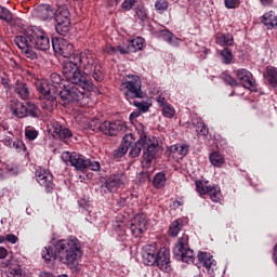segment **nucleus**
Wrapping results in <instances>:
<instances>
[{
  "mask_svg": "<svg viewBox=\"0 0 277 277\" xmlns=\"http://www.w3.org/2000/svg\"><path fill=\"white\" fill-rule=\"evenodd\" d=\"M209 159L214 168H222V166H224V156H222L219 151H213L210 154Z\"/></svg>",
  "mask_w": 277,
  "mask_h": 277,
  "instance_id": "2f4dec72",
  "label": "nucleus"
},
{
  "mask_svg": "<svg viewBox=\"0 0 277 277\" xmlns=\"http://www.w3.org/2000/svg\"><path fill=\"white\" fill-rule=\"evenodd\" d=\"M193 127H195L196 132L199 135H203V137H207V135H209V128L202 122V120H193Z\"/></svg>",
  "mask_w": 277,
  "mask_h": 277,
  "instance_id": "473e14b6",
  "label": "nucleus"
},
{
  "mask_svg": "<svg viewBox=\"0 0 277 277\" xmlns=\"http://www.w3.org/2000/svg\"><path fill=\"white\" fill-rule=\"evenodd\" d=\"M50 83L52 85H56L57 90H62V83H64V80L62 78V75L57 74V72H53L50 76Z\"/></svg>",
  "mask_w": 277,
  "mask_h": 277,
  "instance_id": "58836bf2",
  "label": "nucleus"
},
{
  "mask_svg": "<svg viewBox=\"0 0 277 277\" xmlns=\"http://www.w3.org/2000/svg\"><path fill=\"white\" fill-rule=\"evenodd\" d=\"M14 93L22 101H30L31 100V88L27 82L23 80H16L14 85Z\"/></svg>",
  "mask_w": 277,
  "mask_h": 277,
  "instance_id": "6ab92c4d",
  "label": "nucleus"
},
{
  "mask_svg": "<svg viewBox=\"0 0 277 277\" xmlns=\"http://www.w3.org/2000/svg\"><path fill=\"white\" fill-rule=\"evenodd\" d=\"M273 261L274 263L277 264V242H276V246L274 247Z\"/></svg>",
  "mask_w": 277,
  "mask_h": 277,
  "instance_id": "774afa93",
  "label": "nucleus"
},
{
  "mask_svg": "<svg viewBox=\"0 0 277 277\" xmlns=\"http://www.w3.org/2000/svg\"><path fill=\"white\" fill-rule=\"evenodd\" d=\"M5 256H8V249L0 247V259H5Z\"/></svg>",
  "mask_w": 277,
  "mask_h": 277,
  "instance_id": "0e129e2a",
  "label": "nucleus"
},
{
  "mask_svg": "<svg viewBox=\"0 0 277 277\" xmlns=\"http://www.w3.org/2000/svg\"><path fill=\"white\" fill-rule=\"evenodd\" d=\"M130 230L133 237H142V235L146 233V229H143V228L140 229V225H135V223L130 224Z\"/></svg>",
  "mask_w": 277,
  "mask_h": 277,
  "instance_id": "c03bdc74",
  "label": "nucleus"
},
{
  "mask_svg": "<svg viewBox=\"0 0 277 277\" xmlns=\"http://www.w3.org/2000/svg\"><path fill=\"white\" fill-rule=\"evenodd\" d=\"M215 260H213V256L208 255V258L206 259V261H203V266L206 267V269H208L209 272H211V267L213 266Z\"/></svg>",
  "mask_w": 277,
  "mask_h": 277,
  "instance_id": "4d7b16f0",
  "label": "nucleus"
},
{
  "mask_svg": "<svg viewBox=\"0 0 277 277\" xmlns=\"http://www.w3.org/2000/svg\"><path fill=\"white\" fill-rule=\"evenodd\" d=\"M208 258H209V254L207 252H199L197 254V259L198 261H200V263H203Z\"/></svg>",
  "mask_w": 277,
  "mask_h": 277,
  "instance_id": "680f3d73",
  "label": "nucleus"
},
{
  "mask_svg": "<svg viewBox=\"0 0 277 277\" xmlns=\"http://www.w3.org/2000/svg\"><path fill=\"white\" fill-rule=\"evenodd\" d=\"M38 135H40V133L34 127L28 126L25 128V137L28 142H34V140L38 138Z\"/></svg>",
  "mask_w": 277,
  "mask_h": 277,
  "instance_id": "c9c22d12",
  "label": "nucleus"
},
{
  "mask_svg": "<svg viewBox=\"0 0 277 277\" xmlns=\"http://www.w3.org/2000/svg\"><path fill=\"white\" fill-rule=\"evenodd\" d=\"M13 146L15 147L16 150H18L19 153L23 151L25 153L27 150V146L25 145V143L22 140H16L13 142Z\"/></svg>",
  "mask_w": 277,
  "mask_h": 277,
  "instance_id": "864d4df0",
  "label": "nucleus"
},
{
  "mask_svg": "<svg viewBox=\"0 0 277 277\" xmlns=\"http://www.w3.org/2000/svg\"><path fill=\"white\" fill-rule=\"evenodd\" d=\"M262 23L267 27V29H274L277 27V16L274 11H269L262 16Z\"/></svg>",
  "mask_w": 277,
  "mask_h": 277,
  "instance_id": "393cba45",
  "label": "nucleus"
},
{
  "mask_svg": "<svg viewBox=\"0 0 277 277\" xmlns=\"http://www.w3.org/2000/svg\"><path fill=\"white\" fill-rule=\"evenodd\" d=\"M1 84H2L4 88L10 87V79H8V78H5V77H2V78H1Z\"/></svg>",
  "mask_w": 277,
  "mask_h": 277,
  "instance_id": "338daca9",
  "label": "nucleus"
},
{
  "mask_svg": "<svg viewBox=\"0 0 277 277\" xmlns=\"http://www.w3.org/2000/svg\"><path fill=\"white\" fill-rule=\"evenodd\" d=\"M78 207L90 213V209H92V202L89 199L82 198L78 200Z\"/></svg>",
  "mask_w": 277,
  "mask_h": 277,
  "instance_id": "49530a36",
  "label": "nucleus"
},
{
  "mask_svg": "<svg viewBox=\"0 0 277 277\" xmlns=\"http://www.w3.org/2000/svg\"><path fill=\"white\" fill-rule=\"evenodd\" d=\"M0 21H4L8 25L14 23V14L12 11L8 10L5 6L0 5Z\"/></svg>",
  "mask_w": 277,
  "mask_h": 277,
  "instance_id": "c756f323",
  "label": "nucleus"
},
{
  "mask_svg": "<svg viewBox=\"0 0 277 277\" xmlns=\"http://www.w3.org/2000/svg\"><path fill=\"white\" fill-rule=\"evenodd\" d=\"M37 51H49L51 49V39L44 30L40 28H28L19 34Z\"/></svg>",
  "mask_w": 277,
  "mask_h": 277,
  "instance_id": "0eeeda50",
  "label": "nucleus"
},
{
  "mask_svg": "<svg viewBox=\"0 0 277 277\" xmlns=\"http://www.w3.org/2000/svg\"><path fill=\"white\" fill-rule=\"evenodd\" d=\"M128 151L129 149H127V147L120 145L118 149L114 150V157L115 159H122V157H124Z\"/></svg>",
  "mask_w": 277,
  "mask_h": 277,
  "instance_id": "09e8293b",
  "label": "nucleus"
},
{
  "mask_svg": "<svg viewBox=\"0 0 277 277\" xmlns=\"http://www.w3.org/2000/svg\"><path fill=\"white\" fill-rule=\"evenodd\" d=\"M134 143H135V134L130 133L123 136L121 145H123L124 148L129 149L133 146Z\"/></svg>",
  "mask_w": 277,
  "mask_h": 277,
  "instance_id": "ea45409f",
  "label": "nucleus"
},
{
  "mask_svg": "<svg viewBox=\"0 0 277 277\" xmlns=\"http://www.w3.org/2000/svg\"><path fill=\"white\" fill-rule=\"evenodd\" d=\"M137 0H124L121 3L122 10H126V12H131L133 10V5H135Z\"/></svg>",
  "mask_w": 277,
  "mask_h": 277,
  "instance_id": "603ef678",
  "label": "nucleus"
},
{
  "mask_svg": "<svg viewBox=\"0 0 277 277\" xmlns=\"http://www.w3.org/2000/svg\"><path fill=\"white\" fill-rule=\"evenodd\" d=\"M131 223L138 226L140 229L146 230V225L148 224V220L146 219V214L138 213L132 220Z\"/></svg>",
  "mask_w": 277,
  "mask_h": 277,
  "instance_id": "7c9ffc66",
  "label": "nucleus"
},
{
  "mask_svg": "<svg viewBox=\"0 0 277 277\" xmlns=\"http://www.w3.org/2000/svg\"><path fill=\"white\" fill-rule=\"evenodd\" d=\"M36 16L40 21H55V29L60 36H66L70 31V11L66 6L53 8L51 4H39Z\"/></svg>",
  "mask_w": 277,
  "mask_h": 277,
  "instance_id": "7ed1b4c3",
  "label": "nucleus"
},
{
  "mask_svg": "<svg viewBox=\"0 0 277 277\" xmlns=\"http://www.w3.org/2000/svg\"><path fill=\"white\" fill-rule=\"evenodd\" d=\"M188 241L189 237L183 235L177 239V243L173 248L174 256H176L177 261H183V263H194L195 261L194 250L189 249Z\"/></svg>",
  "mask_w": 277,
  "mask_h": 277,
  "instance_id": "9b49d317",
  "label": "nucleus"
},
{
  "mask_svg": "<svg viewBox=\"0 0 277 277\" xmlns=\"http://www.w3.org/2000/svg\"><path fill=\"white\" fill-rule=\"evenodd\" d=\"M14 44H16V47L22 50L23 55H25V57L28 60L38 58V54L34 51L31 43H29L25 37L17 35L14 38Z\"/></svg>",
  "mask_w": 277,
  "mask_h": 277,
  "instance_id": "a211bd4d",
  "label": "nucleus"
},
{
  "mask_svg": "<svg viewBox=\"0 0 277 277\" xmlns=\"http://www.w3.org/2000/svg\"><path fill=\"white\" fill-rule=\"evenodd\" d=\"M64 155L67 161L70 163V166H74V168H76L78 172L85 171L87 164L90 163V158H87L85 156L77 151H74V153L66 151Z\"/></svg>",
  "mask_w": 277,
  "mask_h": 277,
  "instance_id": "2eb2a0df",
  "label": "nucleus"
},
{
  "mask_svg": "<svg viewBox=\"0 0 277 277\" xmlns=\"http://www.w3.org/2000/svg\"><path fill=\"white\" fill-rule=\"evenodd\" d=\"M140 116H142V111L135 110L130 114V120H135V118H140Z\"/></svg>",
  "mask_w": 277,
  "mask_h": 277,
  "instance_id": "e2e57ef3",
  "label": "nucleus"
},
{
  "mask_svg": "<svg viewBox=\"0 0 277 277\" xmlns=\"http://www.w3.org/2000/svg\"><path fill=\"white\" fill-rule=\"evenodd\" d=\"M168 179L166 177L164 172H158L155 174L153 180V185L156 189H161L162 187H166V182Z\"/></svg>",
  "mask_w": 277,
  "mask_h": 277,
  "instance_id": "c85d7f7f",
  "label": "nucleus"
},
{
  "mask_svg": "<svg viewBox=\"0 0 277 277\" xmlns=\"http://www.w3.org/2000/svg\"><path fill=\"white\" fill-rule=\"evenodd\" d=\"M135 14L138 18V21H142L143 23L145 21H148V11L146 10V8H144V5H137L135 9Z\"/></svg>",
  "mask_w": 277,
  "mask_h": 277,
  "instance_id": "e433bc0d",
  "label": "nucleus"
},
{
  "mask_svg": "<svg viewBox=\"0 0 277 277\" xmlns=\"http://www.w3.org/2000/svg\"><path fill=\"white\" fill-rule=\"evenodd\" d=\"M36 181L44 188L45 194H53L55 183H53V173L51 171L39 167L35 172Z\"/></svg>",
  "mask_w": 277,
  "mask_h": 277,
  "instance_id": "f8f14e48",
  "label": "nucleus"
},
{
  "mask_svg": "<svg viewBox=\"0 0 277 277\" xmlns=\"http://www.w3.org/2000/svg\"><path fill=\"white\" fill-rule=\"evenodd\" d=\"M196 190L200 196L208 195L211 198L212 202H220V198H222V192L220 188L215 186H205L202 181H196Z\"/></svg>",
  "mask_w": 277,
  "mask_h": 277,
  "instance_id": "f3484780",
  "label": "nucleus"
},
{
  "mask_svg": "<svg viewBox=\"0 0 277 277\" xmlns=\"http://www.w3.org/2000/svg\"><path fill=\"white\" fill-rule=\"evenodd\" d=\"M223 64H232L233 63V51H230L228 48H224L221 53Z\"/></svg>",
  "mask_w": 277,
  "mask_h": 277,
  "instance_id": "4c0bfd02",
  "label": "nucleus"
},
{
  "mask_svg": "<svg viewBox=\"0 0 277 277\" xmlns=\"http://www.w3.org/2000/svg\"><path fill=\"white\" fill-rule=\"evenodd\" d=\"M157 36L163 39L166 42H172V32L170 30H158Z\"/></svg>",
  "mask_w": 277,
  "mask_h": 277,
  "instance_id": "8fccbe9b",
  "label": "nucleus"
},
{
  "mask_svg": "<svg viewBox=\"0 0 277 277\" xmlns=\"http://www.w3.org/2000/svg\"><path fill=\"white\" fill-rule=\"evenodd\" d=\"M133 105L137 107L138 111H142L143 114H146L148 109H150V106L148 105V102H140V101H133Z\"/></svg>",
  "mask_w": 277,
  "mask_h": 277,
  "instance_id": "a18cd8bd",
  "label": "nucleus"
},
{
  "mask_svg": "<svg viewBox=\"0 0 277 277\" xmlns=\"http://www.w3.org/2000/svg\"><path fill=\"white\" fill-rule=\"evenodd\" d=\"M157 103L160 105V107H163L164 105H168V104H166V97H163L161 95H159L157 97Z\"/></svg>",
  "mask_w": 277,
  "mask_h": 277,
  "instance_id": "69168bd1",
  "label": "nucleus"
},
{
  "mask_svg": "<svg viewBox=\"0 0 277 277\" xmlns=\"http://www.w3.org/2000/svg\"><path fill=\"white\" fill-rule=\"evenodd\" d=\"M236 77L240 81L242 88L250 92H259L256 80L252 76V72L246 68L236 70Z\"/></svg>",
  "mask_w": 277,
  "mask_h": 277,
  "instance_id": "4468645a",
  "label": "nucleus"
},
{
  "mask_svg": "<svg viewBox=\"0 0 277 277\" xmlns=\"http://www.w3.org/2000/svg\"><path fill=\"white\" fill-rule=\"evenodd\" d=\"M144 265L158 267L162 272H171L170 250L166 247L159 248L157 245H145L142 250Z\"/></svg>",
  "mask_w": 277,
  "mask_h": 277,
  "instance_id": "20e7f679",
  "label": "nucleus"
},
{
  "mask_svg": "<svg viewBox=\"0 0 277 277\" xmlns=\"http://www.w3.org/2000/svg\"><path fill=\"white\" fill-rule=\"evenodd\" d=\"M127 131V126L120 121H102V128L100 133L107 135L108 137H116L118 133H124Z\"/></svg>",
  "mask_w": 277,
  "mask_h": 277,
  "instance_id": "ddd939ff",
  "label": "nucleus"
},
{
  "mask_svg": "<svg viewBox=\"0 0 277 277\" xmlns=\"http://www.w3.org/2000/svg\"><path fill=\"white\" fill-rule=\"evenodd\" d=\"M53 133L62 140V142H65V144H68L72 137V131L70 129L65 128L64 126L60 124V122L54 121L52 123Z\"/></svg>",
  "mask_w": 277,
  "mask_h": 277,
  "instance_id": "aec40b11",
  "label": "nucleus"
},
{
  "mask_svg": "<svg viewBox=\"0 0 277 277\" xmlns=\"http://www.w3.org/2000/svg\"><path fill=\"white\" fill-rule=\"evenodd\" d=\"M120 3V0H105V5L108 8H116Z\"/></svg>",
  "mask_w": 277,
  "mask_h": 277,
  "instance_id": "052dcab7",
  "label": "nucleus"
},
{
  "mask_svg": "<svg viewBox=\"0 0 277 277\" xmlns=\"http://www.w3.org/2000/svg\"><path fill=\"white\" fill-rule=\"evenodd\" d=\"M48 267H55V261L66 265L74 274L81 272L79 260L83 256L81 241L77 238L61 239L53 247H45L41 251Z\"/></svg>",
  "mask_w": 277,
  "mask_h": 277,
  "instance_id": "f03ea898",
  "label": "nucleus"
},
{
  "mask_svg": "<svg viewBox=\"0 0 277 277\" xmlns=\"http://www.w3.org/2000/svg\"><path fill=\"white\" fill-rule=\"evenodd\" d=\"M121 90L123 92L126 101H135V98H142L144 92H142V80L138 76H128L127 79L121 83Z\"/></svg>",
  "mask_w": 277,
  "mask_h": 277,
  "instance_id": "6e6552de",
  "label": "nucleus"
},
{
  "mask_svg": "<svg viewBox=\"0 0 277 277\" xmlns=\"http://www.w3.org/2000/svg\"><path fill=\"white\" fill-rule=\"evenodd\" d=\"M10 109L12 111V116H14V118H27V108H26V104L18 101V100H12L10 103Z\"/></svg>",
  "mask_w": 277,
  "mask_h": 277,
  "instance_id": "412c9836",
  "label": "nucleus"
},
{
  "mask_svg": "<svg viewBox=\"0 0 277 277\" xmlns=\"http://www.w3.org/2000/svg\"><path fill=\"white\" fill-rule=\"evenodd\" d=\"M155 9L159 14H163L168 10V1L166 0H157L155 2Z\"/></svg>",
  "mask_w": 277,
  "mask_h": 277,
  "instance_id": "79ce46f5",
  "label": "nucleus"
},
{
  "mask_svg": "<svg viewBox=\"0 0 277 277\" xmlns=\"http://www.w3.org/2000/svg\"><path fill=\"white\" fill-rule=\"evenodd\" d=\"M214 38L220 47H233L235 44V37L230 32H216Z\"/></svg>",
  "mask_w": 277,
  "mask_h": 277,
  "instance_id": "4be33fe9",
  "label": "nucleus"
},
{
  "mask_svg": "<svg viewBox=\"0 0 277 277\" xmlns=\"http://www.w3.org/2000/svg\"><path fill=\"white\" fill-rule=\"evenodd\" d=\"M52 48L54 53H57L66 58L62 64V72L64 75V65L66 62H70L72 57H76V55H79L80 53H75V45L62 37L52 38Z\"/></svg>",
  "mask_w": 277,
  "mask_h": 277,
  "instance_id": "9d476101",
  "label": "nucleus"
},
{
  "mask_svg": "<svg viewBox=\"0 0 277 277\" xmlns=\"http://www.w3.org/2000/svg\"><path fill=\"white\" fill-rule=\"evenodd\" d=\"M101 83L105 79L103 65L91 50H84L64 64V77L69 83H75L88 92L94 91V82Z\"/></svg>",
  "mask_w": 277,
  "mask_h": 277,
  "instance_id": "f257e3e1",
  "label": "nucleus"
},
{
  "mask_svg": "<svg viewBox=\"0 0 277 277\" xmlns=\"http://www.w3.org/2000/svg\"><path fill=\"white\" fill-rule=\"evenodd\" d=\"M146 181H150V173H148V171H143L138 174V183L141 185H144V183H146Z\"/></svg>",
  "mask_w": 277,
  "mask_h": 277,
  "instance_id": "6e6d98bb",
  "label": "nucleus"
},
{
  "mask_svg": "<svg viewBox=\"0 0 277 277\" xmlns=\"http://www.w3.org/2000/svg\"><path fill=\"white\" fill-rule=\"evenodd\" d=\"M143 149V161L145 166H150L154 159H157V154L159 153V144L153 143L150 137L146 133H142L140 140L132 146L129 156L135 159L142 154Z\"/></svg>",
  "mask_w": 277,
  "mask_h": 277,
  "instance_id": "423d86ee",
  "label": "nucleus"
},
{
  "mask_svg": "<svg viewBox=\"0 0 277 277\" xmlns=\"http://www.w3.org/2000/svg\"><path fill=\"white\" fill-rule=\"evenodd\" d=\"M87 170L98 172L101 170V162L93 159H89V162L87 163Z\"/></svg>",
  "mask_w": 277,
  "mask_h": 277,
  "instance_id": "de8ad7c7",
  "label": "nucleus"
},
{
  "mask_svg": "<svg viewBox=\"0 0 277 277\" xmlns=\"http://www.w3.org/2000/svg\"><path fill=\"white\" fill-rule=\"evenodd\" d=\"M144 38L136 37L128 41V48L130 49L131 53H137V51H142L144 49Z\"/></svg>",
  "mask_w": 277,
  "mask_h": 277,
  "instance_id": "a878e982",
  "label": "nucleus"
},
{
  "mask_svg": "<svg viewBox=\"0 0 277 277\" xmlns=\"http://www.w3.org/2000/svg\"><path fill=\"white\" fill-rule=\"evenodd\" d=\"M170 153H172L173 155L177 153V155H181L182 157H185L187 155V153H189V146L187 145H172L169 148Z\"/></svg>",
  "mask_w": 277,
  "mask_h": 277,
  "instance_id": "72a5a7b5",
  "label": "nucleus"
},
{
  "mask_svg": "<svg viewBox=\"0 0 277 277\" xmlns=\"http://www.w3.org/2000/svg\"><path fill=\"white\" fill-rule=\"evenodd\" d=\"M26 118H40V108L31 101L26 102Z\"/></svg>",
  "mask_w": 277,
  "mask_h": 277,
  "instance_id": "bb28decb",
  "label": "nucleus"
},
{
  "mask_svg": "<svg viewBox=\"0 0 277 277\" xmlns=\"http://www.w3.org/2000/svg\"><path fill=\"white\" fill-rule=\"evenodd\" d=\"M174 114H176V110L172 105L167 104L162 107V115L164 118H174Z\"/></svg>",
  "mask_w": 277,
  "mask_h": 277,
  "instance_id": "a19ab883",
  "label": "nucleus"
},
{
  "mask_svg": "<svg viewBox=\"0 0 277 277\" xmlns=\"http://www.w3.org/2000/svg\"><path fill=\"white\" fill-rule=\"evenodd\" d=\"M224 3L227 10H235L236 8H239V0H224Z\"/></svg>",
  "mask_w": 277,
  "mask_h": 277,
  "instance_id": "5fc2aeb1",
  "label": "nucleus"
},
{
  "mask_svg": "<svg viewBox=\"0 0 277 277\" xmlns=\"http://www.w3.org/2000/svg\"><path fill=\"white\" fill-rule=\"evenodd\" d=\"M223 81L226 83V85H230V88L239 87L237 79L233 78L230 75L224 76Z\"/></svg>",
  "mask_w": 277,
  "mask_h": 277,
  "instance_id": "3c124183",
  "label": "nucleus"
},
{
  "mask_svg": "<svg viewBox=\"0 0 277 277\" xmlns=\"http://www.w3.org/2000/svg\"><path fill=\"white\" fill-rule=\"evenodd\" d=\"M71 84H63V89L58 91V103L63 105V107H68L70 103H81L85 98V92L79 90L75 83Z\"/></svg>",
  "mask_w": 277,
  "mask_h": 277,
  "instance_id": "1a4fd4ad",
  "label": "nucleus"
},
{
  "mask_svg": "<svg viewBox=\"0 0 277 277\" xmlns=\"http://www.w3.org/2000/svg\"><path fill=\"white\" fill-rule=\"evenodd\" d=\"M124 183H127V175L124 173H115L106 177L103 187H105L107 192L114 194L117 189H120Z\"/></svg>",
  "mask_w": 277,
  "mask_h": 277,
  "instance_id": "dca6fc26",
  "label": "nucleus"
},
{
  "mask_svg": "<svg viewBox=\"0 0 277 277\" xmlns=\"http://www.w3.org/2000/svg\"><path fill=\"white\" fill-rule=\"evenodd\" d=\"M103 121L98 118H93L88 123V129L93 133H101Z\"/></svg>",
  "mask_w": 277,
  "mask_h": 277,
  "instance_id": "f704fd0d",
  "label": "nucleus"
},
{
  "mask_svg": "<svg viewBox=\"0 0 277 277\" xmlns=\"http://www.w3.org/2000/svg\"><path fill=\"white\" fill-rule=\"evenodd\" d=\"M5 174H12L13 176H17L18 167L15 164H8L0 161V179H3Z\"/></svg>",
  "mask_w": 277,
  "mask_h": 277,
  "instance_id": "b1692460",
  "label": "nucleus"
},
{
  "mask_svg": "<svg viewBox=\"0 0 277 277\" xmlns=\"http://www.w3.org/2000/svg\"><path fill=\"white\" fill-rule=\"evenodd\" d=\"M183 230V219H177L169 226V237H179V233Z\"/></svg>",
  "mask_w": 277,
  "mask_h": 277,
  "instance_id": "cd10ccee",
  "label": "nucleus"
},
{
  "mask_svg": "<svg viewBox=\"0 0 277 277\" xmlns=\"http://www.w3.org/2000/svg\"><path fill=\"white\" fill-rule=\"evenodd\" d=\"M117 51L121 55H129L132 53L128 43H127V47H117V48L110 47V53H117Z\"/></svg>",
  "mask_w": 277,
  "mask_h": 277,
  "instance_id": "37998d69",
  "label": "nucleus"
},
{
  "mask_svg": "<svg viewBox=\"0 0 277 277\" xmlns=\"http://www.w3.org/2000/svg\"><path fill=\"white\" fill-rule=\"evenodd\" d=\"M35 88L39 95V101H41V107L45 111H53L57 109V96H60L57 85L52 84L51 81L47 79L37 80Z\"/></svg>",
  "mask_w": 277,
  "mask_h": 277,
  "instance_id": "39448f33",
  "label": "nucleus"
},
{
  "mask_svg": "<svg viewBox=\"0 0 277 277\" xmlns=\"http://www.w3.org/2000/svg\"><path fill=\"white\" fill-rule=\"evenodd\" d=\"M264 79L272 85V88H277V68L267 66L264 72Z\"/></svg>",
  "mask_w": 277,
  "mask_h": 277,
  "instance_id": "5701e85b",
  "label": "nucleus"
},
{
  "mask_svg": "<svg viewBox=\"0 0 277 277\" xmlns=\"http://www.w3.org/2000/svg\"><path fill=\"white\" fill-rule=\"evenodd\" d=\"M117 207L118 209H124V207H127V197L121 195L117 200Z\"/></svg>",
  "mask_w": 277,
  "mask_h": 277,
  "instance_id": "13d9d810",
  "label": "nucleus"
},
{
  "mask_svg": "<svg viewBox=\"0 0 277 277\" xmlns=\"http://www.w3.org/2000/svg\"><path fill=\"white\" fill-rule=\"evenodd\" d=\"M5 239L9 241V243H16L18 241V237H16L14 234L6 235Z\"/></svg>",
  "mask_w": 277,
  "mask_h": 277,
  "instance_id": "bf43d9fd",
  "label": "nucleus"
}]
</instances>
